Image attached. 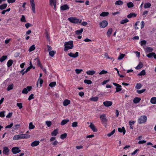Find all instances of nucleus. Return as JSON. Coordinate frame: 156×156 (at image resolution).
<instances>
[{
	"label": "nucleus",
	"instance_id": "f257e3e1",
	"mask_svg": "<svg viewBox=\"0 0 156 156\" xmlns=\"http://www.w3.org/2000/svg\"><path fill=\"white\" fill-rule=\"evenodd\" d=\"M65 47L64 51H66L68 50L71 49L73 47V41H69L68 42H66L64 44Z\"/></svg>",
	"mask_w": 156,
	"mask_h": 156
},
{
	"label": "nucleus",
	"instance_id": "f03ea898",
	"mask_svg": "<svg viewBox=\"0 0 156 156\" xmlns=\"http://www.w3.org/2000/svg\"><path fill=\"white\" fill-rule=\"evenodd\" d=\"M68 20L73 23H80L82 20H81L80 21V20L79 19L77 18L76 17H71L68 18Z\"/></svg>",
	"mask_w": 156,
	"mask_h": 156
},
{
	"label": "nucleus",
	"instance_id": "7ed1b4c3",
	"mask_svg": "<svg viewBox=\"0 0 156 156\" xmlns=\"http://www.w3.org/2000/svg\"><path fill=\"white\" fill-rule=\"evenodd\" d=\"M147 118L146 116L142 115L138 119V122L139 124L144 123L147 122Z\"/></svg>",
	"mask_w": 156,
	"mask_h": 156
},
{
	"label": "nucleus",
	"instance_id": "20e7f679",
	"mask_svg": "<svg viewBox=\"0 0 156 156\" xmlns=\"http://www.w3.org/2000/svg\"><path fill=\"white\" fill-rule=\"evenodd\" d=\"M100 118L102 123H105L106 125V122L107 121V119L106 118L105 115L103 114L101 115Z\"/></svg>",
	"mask_w": 156,
	"mask_h": 156
},
{
	"label": "nucleus",
	"instance_id": "39448f33",
	"mask_svg": "<svg viewBox=\"0 0 156 156\" xmlns=\"http://www.w3.org/2000/svg\"><path fill=\"white\" fill-rule=\"evenodd\" d=\"M50 4L51 6H54V9L56 10L57 0H49Z\"/></svg>",
	"mask_w": 156,
	"mask_h": 156
},
{
	"label": "nucleus",
	"instance_id": "423d86ee",
	"mask_svg": "<svg viewBox=\"0 0 156 156\" xmlns=\"http://www.w3.org/2000/svg\"><path fill=\"white\" fill-rule=\"evenodd\" d=\"M108 24V22L107 21L104 20L100 23V27L101 28H105L107 26Z\"/></svg>",
	"mask_w": 156,
	"mask_h": 156
},
{
	"label": "nucleus",
	"instance_id": "0eeeda50",
	"mask_svg": "<svg viewBox=\"0 0 156 156\" xmlns=\"http://www.w3.org/2000/svg\"><path fill=\"white\" fill-rule=\"evenodd\" d=\"M30 4L32 7V10L34 13H35V5L34 0H30Z\"/></svg>",
	"mask_w": 156,
	"mask_h": 156
},
{
	"label": "nucleus",
	"instance_id": "6e6552de",
	"mask_svg": "<svg viewBox=\"0 0 156 156\" xmlns=\"http://www.w3.org/2000/svg\"><path fill=\"white\" fill-rule=\"evenodd\" d=\"M113 84L115 86L117 87H116L115 88L116 90V91L115 92H119L122 90V88H121V86L119 84L113 83Z\"/></svg>",
	"mask_w": 156,
	"mask_h": 156
},
{
	"label": "nucleus",
	"instance_id": "1a4fd4ad",
	"mask_svg": "<svg viewBox=\"0 0 156 156\" xmlns=\"http://www.w3.org/2000/svg\"><path fill=\"white\" fill-rule=\"evenodd\" d=\"M12 152L13 154H15L19 153L21 151V150H20L18 147H13L12 149Z\"/></svg>",
	"mask_w": 156,
	"mask_h": 156
},
{
	"label": "nucleus",
	"instance_id": "9d476101",
	"mask_svg": "<svg viewBox=\"0 0 156 156\" xmlns=\"http://www.w3.org/2000/svg\"><path fill=\"white\" fill-rule=\"evenodd\" d=\"M3 154L8 155L9 154V150L7 147H4L3 148Z\"/></svg>",
	"mask_w": 156,
	"mask_h": 156
},
{
	"label": "nucleus",
	"instance_id": "9b49d317",
	"mask_svg": "<svg viewBox=\"0 0 156 156\" xmlns=\"http://www.w3.org/2000/svg\"><path fill=\"white\" fill-rule=\"evenodd\" d=\"M69 6L67 4H64L60 7V9L61 10L64 11L69 9Z\"/></svg>",
	"mask_w": 156,
	"mask_h": 156
},
{
	"label": "nucleus",
	"instance_id": "f8f14e48",
	"mask_svg": "<svg viewBox=\"0 0 156 156\" xmlns=\"http://www.w3.org/2000/svg\"><path fill=\"white\" fill-rule=\"evenodd\" d=\"M103 105L106 107H109L112 104V102L110 101H107L103 102Z\"/></svg>",
	"mask_w": 156,
	"mask_h": 156
},
{
	"label": "nucleus",
	"instance_id": "ddd939ff",
	"mask_svg": "<svg viewBox=\"0 0 156 156\" xmlns=\"http://www.w3.org/2000/svg\"><path fill=\"white\" fill-rule=\"evenodd\" d=\"M79 53L78 52H76L75 54H73L72 52H70L68 53V55L71 57L73 58H76L78 56Z\"/></svg>",
	"mask_w": 156,
	"mask_h": 156
},
{
	"label": "nucleus",
	"instance_id": "4468645a",
	"mask_svg": "<svg viewBox=\"0 0 156 156\" xmlns=\"http://www.w3.org/2000/svg\"><path fill=\"white\" fill-rule=\"evenodd\" d=\"M39 143L40 142L39 141L35 140L31 144V146L33 147H35L38 145L39 144Z\"/></svg>",
	"mask_w": 156,
	"mask_h": 156
},
{
	"label": "nucleus",
	"instance_id": "2eb2a0df",
	"mask_svg": "<svg viewBox=\"0 0 156 156\" xmlns=\"http://www.w3.org/2000/svg\"><path fill=\"white\" fill-rule=\"evenodd\" d=\"M145 51L147 52H151L153 51V49L151 47H146V48L144 49Z\"/></svg>",
	"mask_w": 156,
	"mask_h": 156
},
{
	"label": "nucleus",
	"instance_id": "dca6fc26",
	"mask_svg": "<svg viewBox=\"0 0 156 156\" xmlns=\"http://www.w3.org/2000/svg\"><path fill=\"white\" fill-rule=\"evenodd\" d=\"M89 126L94 132H97V129L96 128L94 125L92 123H91L90 124Z\"/></svg>",
	"mask_w": 156,
	"mask_h": 156
},
{
	"label": "nucleus",
	"instance_id": "f3484780",
	"mask_svg": "<svg viewBox=\"0 0 156 156\" xmlns=\"http://www.w3.org/2000/svg\"><path fill=\"white\" fill-rule=\"evenodd\" d=\"M136 14L135 13L131 12L127 16V17L129 18H130L132 17H136Z\"/></svg>",
	"mask_w": 156,
	"mask_h": 156
},
{
	"label": "nucleus",
	"instance_id": "a211bd4d",
	"mask_svg": "<svg viewBox=\"0 0 156 156\" xmlns=\"http://www.w3.org/2000/svg\"><path fill=\"white\" fill-rule=\"evenodd\" d=\"M70 103V101L68 99L65 100L63 103V105L65 106H67Z\"/></svg>",
	"mask_w": 156,
	"mask_h": 156
},
{
	"label": "nucleus",
	"instance_id": "6ab92c4d",
	"mask_svg": "<svg viewBox=\"0 0 156 156\" xmlns=\"http://www.w3.org/2000/svg\"><path fill=\"white\" fill-rule=\"evenodd\" d=\"M140 100L141 98H140L136 97L134 99L133 102L134 103L136 104L138 103L140 101Z\"/></svg>",
	"mask_w": 156,
	"mask_h": 156
},
{
	"label": "nucleus",
	"instance_id": "aec40b11",
	"mask_svg": "<svg viewBox=\"0 0 156 156\" xmlns=\"http://www.w3.org/2000/svg\"><path fill=\"white\" fill-rule=\"evenodd\" d=\"M112 31V28H109L107 33V35L109 37H110Z\"/></svg>",
	"mask_w": 156,
	"mask_h": 156
},
{
	"label": "nucleus",
	"instance_id": "412c9836",
	"mask_svg": "<svg viewBox=\"0 0 156 156\" xmlns=\"http://www.w3.org/2000/svg\"><path fill=\"white\" fill-rule=\"evenodd\" d=\"M118 131L121 133L123 132V134H125L126 133V130L124 127H122V128H119L118 129Z\"/></svg>",
	"mask_w": 156,
	"mask_h": 156
},
{
	"label": "nucleus",
	"instance_id": "4be33fe9",
	"mask_svg": "<svg viewBox=\"0 0 156 156\" xmlns=\"http://www.w3.org/2000/svg\"><path fill=\"white\" fill-rule=\"evenodd\" d=\"M69 121V119H64L61 122L60 124L61 125H63L67 123Z\"/></svg>",
	"mask_w": 156,
	"mask_h": 156
},
{
	"label": "nucleus",
	"instance_id": "5701e85b",
	"mask_svg": "<svg viewBox=\"0 0 156 156\" xmlns=\"http://www.w3.org/2000/svg\"><path fill=\"white\" fill-rule=\"evenodd\" d=\"M13 63V61L12 59L9 60L7 62V65L8 67H10Z\"/></svg>",
	"mask_w": 156,
	"mask_h": 156
},
{
	"label": "nucleus",
	"instance_id": "b1692460",
	"mask_svg": "<svg viewBox=\"0 0 156 156\" xmlns=\"http://www.w3.org/2000/svg\"><path fill=\"white\" fill-rule=\"evenodd\" d=\"M143 65V63L141 62H140L135 68L136 69H140L142 68Z\"/></svg>",
	"mask_w": 156,
	"mask_h": 156
},
{
	"label": "nucleus",
	"instance_id": "393cba45",
	"mask_svg": "<svg viewBox=\"0 0 156 156\" xmlns=\"http://www.w3.org/2000/svg\"><path fill=\"white\" fill-rule=\"evenodd\" d=\"M86 73L88 75H93L95 73V71L94 70L88 71L86 72Z\"/></svg>",
	"mask_w": 156,
	"mask_h": 156
},
{
	"label": "nucleus",
	"instance_id": "a878e982",
	"mask_svg": "<svg viewBox=\"0 0 156 156\" xmlns=\"http://www.w3.org/2000/svg\"><path fill=\"white\" fill-rule=\"evenodd\" d=\"M58 133V130L57 129L54 130L51 133V135L53 136H56Z\"/></svg>",
	"mask_w": 156,
	"mask_h": 156
},
{
	"label": "nucleus",
	"instance_id": "bb28decb",
	"mask_svg": "<svg viewBox=\"0 0 156 156\" xmlns=\"http://www.w3.org/2000/svg\"><path fill=\"white\" fill-rule=\"evenodd\" d=\"M151 4L149 2L146 3L144 5V8L145 9L149 8L151 6Z\"/></svg>",
	"mask_w": 156,
	"mask_h": 156
},
{
	"label": "nucleus",
	"instance_id": "cd10ccee",
	"mask_svg": "<svg viewBox=\"0 0 156 156\" xmlns=\"http://www.w3.org/2000/svg\"><path fill=\"white\" fill-rule=\"evenodd\" d=\"M83 31V29L82 28L80 30H77L75 31V34L77 35L80 34Z\"/></svg>",
	"mask_w": 156,
	"mask_h": 156
},
{
	"label": "nucleus",
	"instance_id": "c85d7f7f",
	"mask_svg": "<svg viewBox=\"0 0 156 156\" xmlns=\"http://www.w3.org/2000/svg\"><path fill=\"white\" fill-rule=\"evenodd\" d=\"M151 102L153 104H156V98L153 97L151 99Z\"/></svg>",
	"mask_w": 156,
	"mask_h": 156
},
{
	"label": "nucleus",
	"instance_id": "c756f323",
	"mask_svg": "<svg viewBox=\"0 0 156 156\" xmlns=\"http://www.w3.org/2000/svg\"><path fill=\"white\" fill-rule=\"evenodd\" d=\"M129 21V20L127 18H126L124 20H121L120 23L121 24H124L128 22Z\"/></svg>",
	"mask_w": 156,
	"mask_h": 156
},
{
	"label": "nucleus",
	"instance_id": "7c9ffc66",
	"mask_svg": "<svg viewBox=\"0 0 156 156\" xmlns=\"http://www.w3.org/2000/svg\"><path fill=\"white\" fill-rule=\"evenodd\" d=\"M7 6L6 4H3L0 5V9L2 10L5 9Z\"/></svg>",
	"mask_w": 156,
	"mask_h": 156
},
{
	"label": "nucleus",
	"instance_id": "2f4dec72",
	"mask_svg": "<svg viewBox=\"0 0 156 156\" xmlns=\"http://www.w3.org/2000/svg\"><path fill=\"white\" fill-rule=\"evenodd\" d=\"M109 13L108 12H103L100 15L101 16H108Z\"/></svg>",
	"mask_w": 156,
	"mask_h": 156
},
{
	"label": "nucleus",
	"instance_id": "473e14b6",
	"mask_svg": "<svg viewBox=\"0 0 156 156\" xmlns=\"http://www.w3.org/2000/svg\"><path fill=\"white\" fill-rule=\"evenodd\" d=\"M154 55H155L154 52H151L147 55V56L149 58H151L153 57H154Z\"/></svg>",
	"mask_w": 156,
	"mask_h": 156
},
{
	"label": "nucleus",
	"instance_id": "72a5a7b5",
	"mask_svg": "<svg viewBox=\"0 0 156 156\" xmlns=\"http://www.w3.org/2000/svg\"><path fill=\"white\" fill-rule=\"evenodd\" d=\"M127 6L129 8H132L134 6V5L132 2H129L127 4Z\"/></svg>",
	"mask_w": 156,
	"mask_h": 156
},
{
	"label": "nucleus",
	"instance_id": "f704fd0d",
	"mask_svg": "<svg viewBox=\"0 0 156 156\" xmlns=\"http://www.w3.org/2000/svg\"><path fill=\"white\" fill-rule=\"evenodd\" d=\"M123 2L121 0H118L116 2L115 4L116 5H121L123 4Z\"/></svg>",
	"mask_w": 156,
	"mask_h": 156
},
{
	"label": "nucleus",
	"instance_id": "c9c22d12",
	"mask_svg": "<svg viewBox=\"0 0 156 156\" xmlns=\"http://www.w3.org/2000/svg\"><path fill=\"white\" fill-rule=\"evenodd\" d=\"M7 58V56L6 55L2 56L0 58V61L2 62L5 60Z\"/></svg>",
	"mask_w": 156,
	"mask_h": 156
},
{
	"label": "nucleus",
	"instance_id": "e433bc0d",
	"mask_svg": "<svg viewBox=\"0 0 156 156\" xmlns=\"http://www.w3.org/2000/svg\"><path fill=\"white\" fill-rule=\"evenodd\" d=\"M98 97H92L90 99V100L91 101H98Z\"/></svg>",
	"mask_w": 156,
	"mask_h": 156
},
{
	"label": "nucleus",
	"instance_id": "4c0bfd02",
	"mask_svg": "<svg viewBox=\"0 0 156 156\" xmlns=\"http://www.w3.org/2000/svg\"><path fill=\"white\" fill-rule=\"evenodd\" d=\"M35 49V47L34 45H33L30 46V48L29 51L30 52H31L33 51Z\"/></svg>",
	"mask_w": 156,
	"mask_h": 156
},
{
	"label": "nucleus",
	"instance_id": "58836bf2",
	"mask_svg": "<svg viewBox=\"0 0 156 156\" xmlns=\"http://www.w3.org/2000/svg\"><path fill=\"white\" fill-rule=\"evenodd\" d=\"M13 84H12L8 86L7 90L8 91H9L13 89Z\"/></svg>",
	"mask_w": 156,
	"mask_h": 156
},
{
	"label": "nucleus",
	"instance_id": "ea45409f",
	"mask_svg": "<svg viewBox=\"0 0 156 156\" xmlns=\"http://www.w3.org/2000/svg\"><path fill=\"white\" fill-rule=\"evenodd\" d=\"M35 127V126L33 124L32 122H31L29 123V129H34Z\"/></svg>",
	"mask_w": 156,
	"mask_h": 156
},
{
	"label": "nucleus",
	"instance_id": "a19ab883",
	"mask_svg": "<svg viewBox=\"0 0 156 156\" xmlns=\"http://www.w3.org/2000/svg\"><path fill=\"white\" fill-rule=\"evenodd\" d=\"M84 81V83L88 84H90L92 83L91 80H85Z\"/></svg>",
	"mask_w": 156,
	"mask_h": 156
},
{
	"label": "nucleus",
	"instance_id": "79ce46f5",
	"mask_svg": "<svg viewBox=\"0 0 156 156\" xmlns=\"http://www.w3.org/2000/svg\"><path fill=\"white\" fill-rule=\"evenodd\" d=\"M146 74V72L144 70H143L141 72L138 74V75L139 76H142L145 75Z\"/></svg>",
	"mask_w": 156,
	"mask_h": 156
},
{
	"label": "nucleus",
	"instance_id": "37998d69",
	"mask_svg": "<svg viewBox=\"0 0 156 156\" xmlns=\"http://www.w3.org/2000/svg\"><path fill=\"white\" fill-rule=\"evenodd\" d=\"M67 136V134L66 133H64L63 134H62L60 136V138L61 139H64Z\"/></svg>",
	"mask_w": 156,
	"mask_h": 156
},
{
	"label": "nucleus",
	"instance_id": "c03bdc74",
	"mask_svg": "<svg viewBox=\"0 0 156 156\" xmlns=\"http://www.w3.org/2000/svg\"><path fill=\"white\" fill-rule=\"evenodd\" d=\"M37 65L40 67L41 69H43V66L41 64L40 60L39 59L37 60Z\"/></svg>",
	"mask_w": 156,
	"mask_h": 156
},
{
	"label": "nucleus",
	"instance_id": "a18cd8bd",
	"mask_svg": "<svg viewBox=\"0 0 156 156\" xmlns=\"http://www.w3.org/2000/svg\"><path fill=\"white\" fill-rule=\"evenodd\" d=\"M56 84V82H51L49 84V86L51 87H55Z\"/></svg>",
	"mask_w": 156,
	"mask_h": 156
},
{
	"label": "nucleus",
	"instance_id": "49530a36",
	"mask_svg": "<svg viewBox=\"0 0 156 156\" xmlns=\"http://www.w3.org/2000/svg\"><path fill=\"white\" fill-rule=\"evenodd\" d=\"M141 87V84L140 83H137L136 85V88L137 89H140Z\"/></svg>",
	"mask_w": 156,
	"mask_h": 156
},
{
	"label": "nucleus",
	"instance_id": "de8ad7c7",
	"mask_svg": "<svg viewBox=\"0 0 156 156\" xmlns=\"http://www.w3.org/2000/svg\"><path fill=\"white\" fill-rule=\"evenodd\" d=\"M56 51H50L49 52V55L51 57H53Z\"/></svg>",
	"mask_w": 156,
	"mask_h": 156
},
{
	"label": "nucleus",
	"instance_id": "09e8293b",
	"mask_svg": "<svg viewBox=\"0 0 156 156\" xmlns=\"http://www.w3.org/2000/svg\"><path fill=\"white\" fill-rule=\"evenodd\" d=\"M24 139H27L30 137V135L27 134H23Z\"/></svg>",
	"mask_w": 156,
	"mask_h": 156
},
{
	"label": "nucleus",
	"instance_id": "8fccbe9b",
	"mask_svg": "<svg viewBox=\"0 0 156 156\" xmlns=\"http://www.w3.org/2000/svg\"><path fill=\"white\" fill-rule=\"evenodd\" d=\"M115 132V129H114L113 130H112L111 133H108L107 134V136L108 137H110Z\"/></svg>",
	"mask_w": 156,
	"mask_h": 156
},
{
	"label": "nucleus",
	"instance_id": "3c124183",
	"mask_svg": "<svg viewBox=\"0 0 156 156\" xmlns=\"http://www.w3.org/2000/svg\"><path fill=\"white\" fill-rule=\"evenodd\" d=\"M125 55L123 54H120L118 58V59H122L124 57Z\"/></svg>",
	"mask_w": 156,
	"mask_h": 156
},
{
	"label": "nucleus",
	"instance_id": "603ef678",
	"mask_svg": "<svg viewBox=\"0 0 156 156\" xmlns=\"http://www.w3.org/2000/svg\"><path fill=\"white\" fill-rule=\"evenodd\" d=\"M13 139L14 140H16L20 139L19 135H15L13 137Z\"/></svg>",
	"mask_w": 156,
	"mask_h": 156
},
{
	"label": "nucleus",
	"instance_id": "864d4df0",
	"mask_svg": "<svg viewBox=\"0 0 156 156\" xmlns=\"http://www.w3.org/2000/svg\"><path fill=\"white\" fill-rule=\"evenodd\" d=\"M72 126L73 127H76L78 126V122H73L72 123Z\"/></svg>",
	"mask_w": 156,
	"mask_h": 156
},
{
	"label": "nucleus",
	"instance_id": "5fc2aeb1",
	"mask_svg": "<svg viewBox=\"0 0 156 156\" xmlns=\"http://www.w3.org/2000/svg\"><path fill=\"white\" fill-rule=\"evenodd\" d=\"M83 71V70L82 69H76L75 70L76 73L77 74H79L80 73Z\"/></svg>",
	"mask_w": 156,
	"mask_h": 156
},
{
	"label": "nucleus",
	"instance_id": "6e6d98bb",
	"mask_svg": "<svg viewBox=\"0 0 156 156\" xmlns=\"http://www.w3.org/2000/svg\"><path fill=\"white\" fill-rule=\"evenodd\" d=\"M20 20L22 22H26L24 16V15L22 16L21 19Z\"/></svg>",
	"mask_w": 156,
	"mask_h": 156
},
{
	"label": "nucleus",
	"instance_id": "4d7b16f0",
	"mask_svg": "<svg viewBox=\"0 0 156 156\" xmlns=\"http://www.w3.org/2000/svg\"><path fill=\"white\" fill-rule=\"evenodd\" d=\"M146 44V41L145 40H143L140 42V45L141 46L145 45Z\"/></svg>",
	"mask_w": 156,
	"mask_h": 156
},
{
	"label": "nucleus",
	"instance_id": "13d9d810",
	"mask_svg": "<svg viewBox=\"0 0 156 156\" xmlns=\"http://www.w3.org/2000/svg\"><path fill=\"white\" fill-rule=\"evenodd\" d=\"M145 89H144L140 90H137V92L138 94H141L144 92L145 91Z\"/></svg>",
	"mask_w": 156,
	"mask_h": 156
},
{
	"label": "nucleus",
	"instance_id": "bf43d9fd",
	"mask_svg": "<svg viewBox=\"0 0 156 156\" xmlns=\"http://www.w3.org/2000/svg\"><path fill=\"white\" fill-rule=\"evenodd\" d=\"M59 144V143L57 140L55 141L53 143L52 145H53V146L54 147L55 146H56L58 145Z\"/></svg>",
	"mask_w": 156,
	"mask_h": 156
},
{
	"label": "nucleus",
	"instance_id": "052dcab7",
	"mask_svg": "<svg viewBox=\"0 0 156 156\" xmlns=\"http://www.w3.org/2000/svg\"><path fill=\"white\" fill-rule=\"evenodd\" d=\"M16 105L19 107L20 109H21L23 107L22 103H17Z\"/></svg>",
	"mask_w": 156,
	"mask_h": 156
},
{
	"label": "nucleus",
	"instance_id": "680f3d73",
	"mask_svg": "<svg viewBox=\"0 0 156 156\" xmlns=\"http://www.w3.org/2000/svg\"><path fill=\"white\" fill-rule=\"evenodd\" d=\"M28 92L27 89L25 88L23 89L22 91V93L24 94H27L28 93Z\"/></svg>",
	"mask_w": 156,
	"mask_h": 156
},
{
	"label": "nucleus",
	"instance_id": "e2e57ef3",
	"mask_svg": "<svg viewBox=\"0 0 156 156\" xmlns=\"http://www.w3.org/2000/svg\"><path fill=\"white\" fill-rule=\"evenodd\" d=\"M107 73V72L105 70H102L99 73L100 75H102L104 74H106Z\"/></svg>",
	"mask_w": 156,
	"mask_h": 156
},
{
	"label": "nucleus",
	"instance_id": "0e129e2a",
	"mask_svg": "<svg viewBox=\"0 0 156 156\" xmlns=\"http://www.w3.org/2000/svg\"><path fill=\"white\" fill-rule=\"evenodd\" d=\"M34 95L33 94H31L29 97L28 100L29 101L30 100L32 99H33L34 98Z\"/></svg>",
	"mask_w": 156,
	"mask_h": 156
},
{
	"label": "nucleus",
	"instance_id": "69168bd1",
	"mask_svg": "<svg viewBox=\"0 0 156 156\" xmlns=\"http://www.w3.org/2000/svg\"><path fill=\"white\" fill-rule=\"evenodd\" d=\"M38 81H39L40 86L41 87L42 86V84L43 83V80L41 78H39L38 79Z\"/></svg>",
	"mask_w": 156,
	"mask_h": 156
},
{
	"label": "nucleus",
	"instance_id": "338daca9",
	"mask_svg": "<svg viewBox=\"0 0 156 156\" xmlns=\"http://www.w3.org/2000/svg\"><path fill=\"white\" fill-rule=\"evenodd\" d=\"M13 125V123L12 122L9 125H8L6 126L5 127L6 128H11Z\"/></svg>",
	"mask_w": 156,
	"mask_h": 156
},
{
	"label": "nucleus",
	"instance_id": "774afa93",
	"mask_svg": "<svg viewBox=\"0 0 156 156\" xmlns=\"http://www.w3.org/2000/svg\"><path fill=\"white\" fill-rule=\"evenodd\" d=\"M46 123L48 127H50L51 125V122L50 121H46Z\"/></svg>",
	"mask_w": 156,
	"mask_h": 156
}]
</instances>
